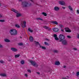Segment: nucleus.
Returning a JSON list of instances; mask_svg holds the SVG:
<instances>
[{
    "label": "nucleus",
    "instance_id": "1",
    "mask_svg": "<svg viewBox=\"0 0 79 79\" xmlns=\"http://www.w3.org/2000/svg\"><path fill=\"white\" fill-rule=\"evenodd\" d=\"M22 5L23 7H27V6H32V4L31 3L29 4L28 2L26 1L23 2Z\"/></svg>",
    "mask_w": 79,
    "mask_h": 79
},
{
    "label": "nucleus",
    "instance_id": "2",
    "mask_svg": "<svg viewBox=\"0 0 79 79\" xmlns=\"http://www.w3.org/2000/svg\"><path fill=\"white\" fill-rule=\"evenodd\" d=\"M10 33L11 35H16L17 34V31L15 29H12L10 31Z\"/></svg>",
    "mask_w": 79,
    "mask_h": 79
},
{
    "label": "nucleus",
    "instance_id": "3",
    "mask_svg": "<svg viewBox=\"0 0 79 79\" xmlns=\"http://www.w3.org/2000/svg\"><path fill=\"white\" fill-rule=\"evenodd\" d=\"M12 11H13L14 13H16V17H17V18H18V17H19L21 16V14L18 13V11L16 10H15V9H12Z\"/></svg>",
    "mask_w": 79,
    "mask_h": 79
},
{
    "label": "nucleus",
    "instance_id": "4",
    "mask_svg": "<svg viewBox=\"0 0 79 79\" xmlns=\"http://www.w3.org/2000/svg\"><path fill=\"white\" fill-rule=\"evenodd\" d=\"M30 62L31 64L32 65V66H35V67H36V68H37V67H38V66L39 65L37 64H36L35 62L32 61V60H30Z\"/></svg>",
    "mask_w": 79,
    "mask_h": 79
},
{
    "label": "nucleus",
    "instance_id": "5",
    "mask_svg": "<svg viewBox=\"0 0 79 79\" xmlns=\"http://www.w3.org/2000/svg\"><path fill=\"white\" fill-rule=\"evenodd\" d=\"M59 38L60 39V42H61L63 40H64V39H65V36L63 35L60 34L59 36Z\"/></svg>",
    "mask_w": 79,
    "mask_h": 79
},
{
    "label": "nucleus",
    "instance_id": "6",
    "mask_svg": "<svg viewBox=\"0 0 79 79\" xmlns=\"http://www.w3.org/2000/svg\"><path fill=\"white\" fill-rule=\"evenodd\" d=\"M36 45H39L40 48H42V49H44V50H45L46 49V48L41 46V45L39 44V43L38 42H36Z\"/></svg>",
    "mask_w": 79,
    "mask_h": 79
},
{
    "label": "nucleus",
    "instance_id": "7",
    "mask_svg": "<svg viewBox=\"0 0 79 79\" xmlns=\"http://www.w3.org/2000/svg\"><path fill=\"white\" fill-rule=\"evenodd\" d=\"M26 22L25 21H23V23L21 24L22 27H26Z\"/></svg>",
    "mask_w": 79,
    "mask_h": 79
},
{
    "label": "nucleus",
    "instance_id": "8",
    "mask_svg": "<svg viewBox=\"0 0 79 79\" xmlns=\"http://www.w3.org/2000/svg\"><path fill=\"white\" fill-rule=\"evenodd\" d=\"M59 3L60 5H65V2L63 1H59Z\"/></svg>",
    "mask_w": 79,
    "mask_h": 79
},
{
    "label": "nucleus",
    "instance_id": "9",
    "mask_svg": "<svg viewBox=\"0 0 79 79\" xmlns=\"http://www.w3.org/2000/svg\"><path fill=\"white\" fill-rule=\"evenodd\" d=\"M66 32H71V31L68 27H66L65 28Z\"/></svg>",
    "mask_w": 79,
    "mask_h": 79
},
{
    "label": "nucleus",
    "instance_id": "10",
    "mask_svg": "<svg viewBox=\"0 0 79 79\" xmlns=\"http://www.w3.org/2000/svg\"><path fill=\"white\" fill-rule=\"evenodd\" d=\"M62 44H63V45H67V41L66 40H64L62 41Z\"/></svg>",
    "mask_w": 79,
    "mask_h": 79
},
{
    "label": "nucleus",
    "instance_id": "11",
    "mask_svg": "<svg viewBox=\"0 0 79 79\" xmlns=\"http://www.w3.org/2000/svg\"><path fill=\"white\" fill-rule=\"evenodd\" d=\"M11 50L13 52H17V51H18V50L17 49L13 48H11Z\"/></svg>",
    "mask_w": 79,
    "mask_h": 79
},
{
    "label": "nucleus",
    "instance_id": "12",
    "mask_svg": "<svg viewBox=\"0 0 79 79\" xmlns=\"http://www.w3.org/2000/svg\"><path fill=\"white\" fill-rule=\"evenodd\" d=\"M51 23H52V24H56V25H58V22L56 21H52L51 22Z\"/></svg>",
    "mask_w": 79,
    "mask_h": 79
},
{
    "label": "nucleus",
    "instance_id": "13",
    "mask_svg": "<svg viewBox=\"0 0 79 79\" xmlns=\"http://www.w3.org/2000/svg\"><path fill=\"white\" fill-rule=\"evenodd\" d=\"M52 30L53 31H54V32H58V31H59V29H58L56 28H53Z\"/></svg>",
    "mask_w": 79,
    "mask_h": 79
},
{
    "label": "nucleus",
    "instance_id": "14",
    "mask_svg": "<svg viewBox=\"0 0 79 79\" xmlns=\"http://www.w3.org/2000/svg\"><path fill=\"white\" fill-rule=\"evenodd\" d=\"M43 28H44V29H48V30H49V31H50V30H51V28H49V27H48L46 26H43Z\"/></svg>",
    "mask_w": 79,
    "mask_h": 79
},
{
    "label": "nucleus",
    "instance_id": "15",
    "mask_svg": "<svg viewBox=\"0 0 79 79\" xmlns=\"http://www.w3.org/2000/svg\"><path fill=\"white\" fill-rule=\"evenodd\" d=\"M0 76L2 77H5L6 76V75L5 73H1L0 74Z\"/></svg>",
    "mask_w": 79,
    "mask_h": 79
},
{
    "label": "nucleus",
    "instance_id": "16",
    "mask_svg": "<svg viewBox=\"0 0 79 79\" xmlns=\"http://www.w3.org/2000/svg\"><path fill=\"white\" fill-rule=\"evenodd\" d=\"M59 9H60L58 6H56L54 8V10L55 11H58V10H59Z\"/></svg>",
    "mask_w": 79,
    "mask_h": 79
},
{
    "label": "nucleus",
    "instance_id": "17",
    "mask_svg": "<svg viewBox=\"0 0 79 79\" xmlns=\"http://www.w3.org/2000/svg\"><path fill=\"white\" fill-rule=\"evenodd\" d=\"M55 64L56 65H60V63L59 61H56L55 62Z\"/></svg>",
    "mask_w": 79,
    "mask_h": 79
},
{
    "label": "nucleus",
    "instance_id": "18",
    "mask_svg": "<svg viewBox=\"0 0 79 79\" xmlns=\"http://www.w3.org/2000/svg\"><path fill=\"white\" fill-rule=\"evenodd\" d=\"M29 40L30 42H33L34 40H33V37L32 36H30L29 38Z\"/></svg>",
    "mask_w": 79,
    "mask_h": 79
},
{
    "label": "nucleus",
    "instance_id": "19",
    "mask_svg": "<svg viewBox=\"0 0 79 79\" xmlns=\"http://www.w3.org/2000/svg\"><path fill=\"white\" fill-rule=\"evenodd\" d=\"M4 41L6 42H10V41L8 39H6L4 40Z\"/></svg>",
    "mask_w": 79,
    "mask_h": 79
},
{
    "label": "nucleus",
    "instance_id": "20",
    "mask_svg": "<svg viewBox=\"0 0 79 79\" xmlns=\"http://www.w3.org/2000/svg\"><path fill=\"white\" fill-rule=\"evenodd\" d=\"M36 20H40V21H43V19H42L41 18H36Z\"/></svg>",
    "mask_w": 79,
    "mask_h": 79
},
{
    "label": "nucleus",
    "instance_id": "21",
    "mask_svg": "<svg viewBox=\"0 0 79 79\" xmlns=\"http://www.w3.org/2000/svg\"><path fill=\"white\" fill-rule=\"evenodd\" d=\"M28 31L30 32H33V31L31 29V28H29L28 29Z\"/></svg>",
    "mask_w": 79,
    "mask_h": 79
},
{
    "label": "nucleus",
    "instance_id": "22",
    "mask_svg": "<svg viewBox=\"0 0 79 79\" xmlns=\"http://www.w3.org/2000/svg\"><path fill=\"white\" fill-rule=\"evenodd\" d=\"M69 10H70L71 11H73V8L71 7L70 6H69Z\"/></svg>",
    "mask_w": 79,
    "mask_h": 79
},
{
    "label": "nucleus",
    "instance_id": "23",
    "mask_svg": "<svg viewBox=\"0 0 79 79\" xmlns=\"http://www.w3.org/2000/svg\"><path fill=\"white\" fill-rule=\"evenodd\" d=\"M20 63L22 64H24V61L23 60H21Z\"/></svg>",
    "mask_w": 79,
    "mask_h": 79
},
{
    "label": "nucleus",
    "instance_id": "24",
    "mask_svg": "<svg viewBox=\"0 0 79 79\" xmlns=\"http://www.w3.org/2000/svg\"><path fill=\"white\" fill-rule=\"evenodd\" d=\"M15 26L16 27H17V28H19V27H20V26H19V25L18 24H15Z\"/></svg>",
    "mask_w": 79,
    "mask_h": 79
},
{
    "label": "nucleus",
    "instance_id": "25",
    "mask_svg": "<svg viewBox=\"0 0 79 79\" xmlns=\"http://www.w3.org/2000/svg\"><path fill=\"white\" fill-rule=\"evenodd\" d=\"M19 56H20L19 54L16 55L15 56V58H18V57H19Z\"/></svg>",
    "mask_w": 79,
    "mask_h": 79
},
{
    "label": "nucleus",
    "instance_id": "26",
    "mask_svg": "<svg viewBox=\"0 0 79 79\" xmlns=\"http://www.w3.org/2000/svg\"><path fill=\"white\" fill-rule=\"evenodd\" d=\"M42 15H44V16H47V13L45 12H43Z\"/></svg>",
    "mask_w": 79,
    "mask_h": 79
},
{
    "label": "nucleus",
    "instance_id": "27",
    "mask_svg": "<svg viewBox=\"0 0 79 79\" xmlns=\"http://www.w3.org/2000/svg\"><path fill=\"white\" fill-rule=\"evenodd\" d=\"M54 53H58V50H54L53 51Z\"/></svg>",
    "mask_w": 79,
    "mask_h": 79
},
{
    "label": "nucleus",
    "instance_id": "28",
    "mask_svg": "<svg viewBox=\"0 0 79 79\" xmlns=\"http://www.w3.org/2000/svg\"><path fill=\"white\" fill-rule=\"evenodd\" d=\"M60 27H61V28H62V27H63V26L62 24H59V25Z\"/></svg>",
    "mask_w": 79,
    "mask_h": 79
},
{
    "label": "nucleus",
    "instance_id": "29",
    "mask_svg": "<svg viewBox=\"0 0 79 79\" xmlns=\"http://www.w3.org/2000/svg\"><path fill=\"white\" fill-rule=\"evenodd\" d=\"M44 44L46 45H49V44L47 43V42H44Z\"/></svg>",
    "mask_w": 79,
    "mask_h": 79
},
{
    "label": "nucleus",
    "instance_id": "30",
    "mask_svg": "<svg viewBox=\"0 0 79 79\" xmlns=\"http://www.w3.org/2000/svg\"><path fill=\"white\" fill-rule=\"evenodd\" d=\"M53 37H55V38H56V37H57V35H56V34H54V36Z\"/></svg>",
    "mask_w": 79,
    "mask_h": 79
},
{
    "label": "nucleus",
    "instance_id": "31",
    "mask_svg": "<svg viewBox=\"0 0 79 79\" xmlns=\"http://www.w3.org/2000/svg\"><path fill=\"white\" fill-rule=\"evenodd\" d=\"M55 40H59L58 38L57 37L55 38Z\"/></svg>",
    "mask_w": 79,
    "mask_h": 79
},
{
    "label": "nucleus",
    "instance_id": "32",
    "mask_svg": "<svg viewBox=\"0 0 79 79\" xmlns=\"http://www.w3.org/2000/svg\"><path fill=\"white\" fill-rule=\"evenodd\" d=\"M19 45H23V44L22 43H20L19 44Z\"/></svg>",
    "mask_w": 79,
    "mask_h": 79
},
{
    "label": "nucleus",
    "instance_id": "33",
    "mask_svg": "<svg viewBox=\"0 0 79 79\" xmlns=\"http://www.w3.org/2000/svg\"><path fill=\"white\" fill-rule=\"evenodd\" d=\"M4 21H5V20H0V22H1L2 23H3Z\"/></svg>",
    "mask_w": 79,
    "mask_h": 79
},
{
    "label": "nucleus",
    "instance_id": "34",
    "mask_svg": "<svg viewBox=\"0 0 79 79\" xmlns=\"http://www.w3.org/2000/svg\"><path fill=\"white\" fill-rule=\"evenodd\" d=\"M79 76V72H78L77 73V76Z\"/></svg>",
    "mask_w": 79,
    "mask_h": 79
},
{
    "label": "nucleus",
    "instance_id": "35",
    "mask_svg": "<svg viewBox=\"0 0 79 79\" xmlns=\"http://www.w3.org/2000/svg\"><path fill=\"white\" fill-rule=\"evenodd\" d=\"M2 17H3V15L0 14V18H2Z\"/></svg>",
    "mask_w": 79,
    "mask_h": 79
},
{
    "label": "nucleus",
    "instance_id": "36",
    "mask_svg": "<svg viewBox=\"0 0 79 79\" xmlns=\"http://www.w3.org/2000/svg\"><path fill=\"white\" fill-rule=\"evenodd\" d=\"M0 63H4V61L2 60H1L0 61Z\"/></svg>",
    "mask_w": 79,
    "mask_h": 79
},
{
    "label": "nucleus",
    "instance_id": "37",
    "mask_svg": "<svg viewBox=\"0 0 79 79\" xmlns=\"http://www.w3.org/2000/svg\"><path fill=\"white\" fill-rule=\"evenodd\" d=\"M67 37L68 38H69V39H70V38H71V37L70 36L68 35L67 36Z\"/></svg>",
    "mask_w": 79,
    "mask_h": 79
},
{
    "label": "nucleus",
    "instance_id": "38",
    "mask_svg": "<svg viewBox=\"0 0 79 79\" xmlns=\"http://www.w3.org/2000/svg\"><path fill=\"white\" fill-rule=\"evenodd\" d=\"M25 76H26V77H28V76H27V74H25Z\"/></svg>",
    "mask_w": 79,
    "mask_h": 79
},
{
    "label": "nucleus",
    "instance_id": "39",
    "mask_svg": "<svg viewBox=\"0 0 79 79\" xmlns=\"http://www.w3.org/2000/svg\"><path fill=\"white\" fill-rule=\"evenodd\" d=\"M27 71L28 73H31V71L30 70H28Z\"/></svg>",
    "mask_w": 79,
    "mask_h": 79
},
{
    "label": "nucleus",
    "instance_id": "40",
    "mask_svg": "<svg viewBox=\"0 0 79 79\" xmlns=\"http://www.w3.org/2000/svg\"><path fill=\"white\" fill-rule=\"evenodd\" d=\"M77 39H79V34H78L77 35Z\"/></svg>",
    "mask_w": 79,
    "mask_h": 79
},
{
    "label": "nucleus",
    "instance_id": "41",
    "mask_svg": "<svg viewBox=\"0 0 79 79\" xmlns=\"http://www.w3.org/2000/svg\"><path fill=\"white\" fill-rule=\"evenodd\" d=\"M73 49L74 50H77V48H74Z\"/></svg>",
    "mask_w": 79,
    "mask_h": 79
},
{
    "label": "nucleus",
    "instance_id": "42",
    "mask_svg": "<svg viewBox=\"0 0 79 79\" xmlns=\"http://www.w3.org/2000/svg\"><path fill=\"white\" fill-rule=\"evenodd\" d=\"M62 79H68L66 77H62Z\"/></svg>",
    "mask_w": 79,
    "mask_h": 79
},
{
    "label": "nucleus",
    "instance_id": "43",
    "mask_svg": "<svg viewBox=\"0 0 79 79\" xmlns=\"http://www.w3.org/2000/svg\"><path fill=\"white\" fill-rule=\"evenodd\" d=\"M77 13H78L79 14V10H77Z\"/></svg>",
    "mask_w": 79,
    "mask_h": 79
},
{
    "label": "nucleus",
    "instance_id": "44",
    "mask_svg": "<svg viewBox=\"0 0 79 79\" xmlns=\"http://www.w3.org/2000/svg\"><path fill=\"white\" fill-rule=\"evenodd\" d=\"M62 8H63V9H65V8H65V7H64V6H62Z\"/></svg>",
    "mask_w": 79,
    "mask_h": 79
},
{
    "label": "nucleus",
    "instance_id": "45",
    "mask_svg": "<svg viewBox=\"0 0 79 79\" xmlns=\"http://www.w3.org/2000/svg\"><path fill=\"white\" fill-rule=\"evenodd\" d=\"M2 45L0 44V48H2Z\"/></svg>",
    "mask_w": 79,
    "mask_h": 79
},
{
    "label": "nucleus",
    "instance_id": "46",
    "mask_svg": "<svg viewBox=\"0 0 79 79\" xmlns=\"http://www.w3.org/2000/svg\"><path fill=\"white\" fill-rule=\"evenodd\" d=\"M61 31H62V32H63L64 31V30L61 29Z\"/></svg>",
    "mask_w": 79,
    "mask_h": 79
},
{
    "label": "nucleus",
    "instance_id": "47",
    "mask_svg": "<svg viewBox=\"0 0 79 79\" xmlns=\"http://www.w3.org/2000/svg\"><path fill=\"white\" fill-rule=\"evenodd\" d=\"M19 2H21L23 0H18Z\"/></svg>",
    "mask_w": 79,
    "mask_h": 79
},
{
    "label": "nucleus",
    "instance_id": "48",
    "mask_svg": "<svg viewBox=\"0 0 79 79\" xmlns=\"http://www.w3.org/2000/svg\"><path fill=\"white\" fill-rule=\"evenodd\" d=\"M36 73H37V74H40V73H39L37 72Z\"/></svg>",
    "mask_w": 79,
    "mask_h": 79
},
{
    "label": "nucleus",
    "instance_id": "49",
    "mask_svg": "<svg viewBox=\"0 0 79 79\" xmlns=\"http://www.w3.org/2000/svg\"><path fill=\"white\" fill-rule=\"evenodd\" d=\"M63 68H66V66H64Z\"/></svg>",
    "mask_w": 79,
    "mask_h": 79
},
{
    "label": "nucleus",
    "instance_id": "50",
    "mask_svg": "<svg viewBox=\"0 0 79 79\" xmlns=\"http://www.w3.org/2000/svg\"><path fill=\"white\" fill-rule=\"evenodd\" d=\"M30 0L31 2H33V1H32V0Z\"/></svg>",
    "mask_w": 79,
    "mask_h": 79
},
{
    "label": "nucleus",
    "instance_id": "51",
    "mask_svg": "<svg viewBox=\"0 0 79 79\" xmlns=\"http://www.w3.org/2000/svg\"><path fill=\"white\" fill-rule=\"evenodd\" d=\"M20 38H21V39L22 38V37H20Z\"/></svg>",
    "mask_w": 79,
    "mask_h": 79
},
{
    "label": "nucleus",
    "instance_id": "52",
    "mask_svg": "<svg viewBox=\"0 0 79 79\" xmlns=\"http://www.w3.org/2000/svg\"><path fill=\"white\" fill-rule=\"evenodd\" d=\"M33 58H34L32 57V59H33Z\"/></svg>",
    "mask_w": 79,
    "mask_h": 79
}]
</instances>
